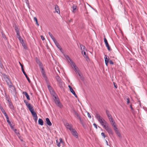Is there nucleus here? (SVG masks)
I'll return each mask as SVG.
<instances>
[{"mask_svg":"<svg viewBox=\"0 0 147 147\" xmlns=\"http://www.w3.org/2000/svg\"><path fill=\"white\" fill-rule=\"evenodd\" d=\"M96 117L99 122L104 127V125H107L108 124L104 119L102 118L98 114H96Z\"/></svg>","mask_w":147,"mask_h":147,"instance_id":"f257e3e1","label":"nucleus"},{"mask_svg":"<svg viewBox=\"0 0 147 147\" xmlns=\"http://www.w3.org/2000/svg\"><path fill=\"white\" fill-rule=\"evenodd\" d=\"M104 128L109 134H113V131L109 126V124L107 125H104Z\"/></svg>","mask_w":147,"mask_h":147,"instance_id":"f03ea898","label":"nucleus"},{"mask_svg":"<svg viewBox=\"0 0 147 147\" xmlns=\"http://www.w3.org/2000/svg\"><path fill=\"white\" fill-rule=\"evenodd\" d=\"M104 128L109 134H113V131L109 126V124L107 125H104Z\"/></svg>","mask_w":147,"mask_h":147,"instance_id":"7ed1b4c3","label":"nucleus"},{"mask_svg":"<svg viewBox=\"0 0 147 147\" xmlns=\"http://www.w3.org/2000/svg\"><path fill=\"white\" fill-rule=\"evenodd\" d=\"M39 65L40 66V67L41 69V73L42 74L43 77L44 78H46V75L45 73V71L44 70V68L42 67V64L41 63H40Z\"/></svg>","mask_w":147,"mask_h":147,"instance_id":"20e7f679","label":"nucleus"},{"mask_svg":"<svg viewBox=\"0 0 147 147\" xmlns=\"http://www.w3.org/2000/svg\"><path fill=\"white\" fill-rule=\"evenodd\" d=\"M72 134L76 138H78V134L76 130L74 129H72L71 131Z\"/></svg>","mask_w":147,"mask_h":147,"instance_id":"39448f33","label":"nucleus"},{"mask_svg":"<svg viewBox=\"0 0 147 147\" xmlns=\"http://www.w3.org/2000/svg\"><path fill=\"white\" fill-rule=\"evenodd\" d=\"M114 128V130L116 134L118 135V136L119 137H121V134L119 132V131L117 128L116 127V125L115 126V127H113Z\"/></svg>","mask_w":147,"mask_h":147,"instance_id":"423d86ee","label":"nucleus"},{"mask_svg":"<svg viewBox=\"0 0 147 147\" xmlns=\"http://www.w3.org/2000/svg\"><path fill=\"white\" fill-rule=\"evenodd\" d=\"M104 41L106 47H107L108 50L109 51H110L111 49L110 48V47L109 46V45L107 41L105 38H104Z\"/></svg>","mask_w":147,"mask_h":147,"instance_id":"0eeeda50","label":"nucleus"},{"mask_svg":"<svg viewBox=\"0 0 147 147\" xmlns=\"http://www.w3.org/2000/svg\"><path fill=\"white\" fill-rule=\"evenodd\" d=\"M32 115L33 117H34V119L36 122L37 121L38 119V117L37 115L36 114V112H34V111L31 112Z\"/></svg>","mask_w":147,"mask_h":147,"instance_id":"6e6552de","label":"nucleus"},{"mask_svg":"<svg viewBox=\"0 0 147 147\" xmlns=\"http://www.w3.org/2000/svg\"><path fill=\"white\" fill-rule=\"evenodd\" d=\"M5 81L7 83V84L9 86V88H11L12 87V84L11 82L10 81L9 79L8 78H7L6 79Z\"/></svg>","mask_w":147,"mask_h":147,"instance_id":"1a4fd4ad","label":"nucleus"},{"mask_svg":"<svg viewBox=\"0 0 147 147\" xmlns=\"http://www.w3.org/2000/svg\"><path fill=\"white\" fill-rule=\"evenodd\" d=\"M65 125L66 127L69 129L71 131L72 129H73L72 128V125L69 124L68 123H66L65 124Z\"/></svg>","mask_w":147,"mask_h":147,"instance_id":"9d476101","label":"nucleus"},{"mask_svg":"<svg viewBox=\"0 0 147 147\" xmlns=\"http://www.w3.org/2000/svg\"><path fill=\"white\" fill-rule=\"evenodd\" d=\"M109 120L113 127H115L116 125L115 122L112 117L110 119H109Z\"/></svg>","mask_w":147,"mask_h":147,"instance_id":"9b49d317","label":"nucleus"},{"mask_svg":"<svg viewBox=\"0 0 147 147\" xmlns=\"http://www.w3.org/2000/svg\"><path fill=\"white\" fill-rule=\"evenodd\" d=\"M58 83L59 86L60 88H62L64 86L65 84L62 80L58 82Z\"/></svg>","mask_w":147,"mask_h":147,"instance_id":"f8f14e48","label":"nucleus"},{"mask_svg":"<svg viewBox=\"0 0 147 147\" xmlns=\"http://www.w3.org/2000/svg\"><path fill=\"white\" fill-rule=\"evenodd\" d=\"M66 58L68 60L69 62L70 63L71 65H74V63L68 56L67 55Z\"/></svg>","mask_w":147,"mask_h":147,"instance_id":"ddd939ff","label":"nucleus"},{"mask_svg":"<svg viewBox=\"0 0 147 147\" xmlns=\"http://www.w3.org/2000/svg\"><path fill=\"white\" fill-rule=\"evenodd\" d=\"M59 142L58 140H56V145L58 147H60V143H63V142L62 141V139L61 138H60L59 139Z\"/></svg>","mask_w":147,"mask_h":147,"instance_id":"4468645a","label":"nucleus"},{"mask_svg":"<svg viewBox=\"0 0 147 147\" xmlns=\"http://www.w3.org/2000/svg\"><path fill=\"white\" fill-rule=\"evenodd\" d=\"M55 101L56 104L58 106L60 107H61L62 105L59 100L56 98Z\"/></svg>","mask_w":147,"mask_h":147,"instance_id":"2eb2a0df","label":"nucleus"},{"mask_svg":"<svg viewBox=\"0 0 147 147\" xmlns=\"http://www.w3.org/2000/svg\"><path fill=\"white\" fill-rule=\"evenodd\" d=\"M27 107L31 112L34 111L33 107L30 104Z\"/></svg>","mask_w":147,"mask_h":147,"instance_id":"dca6fc26","label":"nucleus"},{"mask_svg":"<svg viewBox=\"0 0 147 147\" xmlns=\"http://www.w3.org/2000/svg\"><path fill=\"white\" fill-rule=\"evenodd\" d=\"M82 54L87 61H89V58L87 55L86 54V53L85 51H83V52Z\"/></svg>","mask_w":147,"mask_h":147,"instance_id":"f3484780","label":"nucleus"},{"mask_svg":"<svg viewBox=\"0 0 147 147\" xmlns=\"http://www.w3.org/2000/svg\"><path fill=\"white\" fill-rule=\"evenodd\" d=\"M106 114L107 116V117L109 119H110L112 117L109 111L107 110L106 111Z\"/></svg>","mask_w":147,"mask_h":147,"instance_id":"a211bd4d","label":"nucleus"},{"mask_svg":"<svg viewBox=\"0 0 147 147\" xmlns=\"http://www.w3.org/2000/svg\"><path fill=\"white\" fill-rule=\"evenodd\" d=\"M80 47L81 48V50L82 51V53L83 54V52L85 51V50H86V47L85 46L81 44L80 45Z\"/></svg>","mask_w":147,"mask_h":147,"instance_id":"6ab92c4d","label":"nucleus"},{"mask_svg":"<svg viewBox=\"0 0 147 147\" xmlns=\"http://www.w3.org/2000/svg\"><path fill=\"white\" fill-rule=\"evenodd\" d=\"M46 123L49 126L51 125L52 123L50 122L49 119L48 118H46Z\"/></svg>","mask_w":147,"mask_h":147,"instance_id":"aec40b11","label":"nucleus"},{"mask_svg":"<svg viewBox=\"0 0 147 147\" xmlns=\"http://www.w3.org/2000/svg\"><path fill=\"white\" fill-rule=\"evenodd\" d=\"M55 9L56 11L58 13H60V11L59 6L57 5H56L55 6Z\"/></svg>","mask_w":147,"mask_h":147,"instance_id":"412c9836","label":"nucleus"},{"mask_svg":"<svg viewBox=\"0 0 147 147\" xmlns=\"http://www.w3.org/2000/svg\"><path fill=\"white\" fill-rule=\"evenodd\" d=\"M71 66H73V67L74 68V70L76 73H78L79 72L78 69V68L76 67L75 63H74V65H71Z\"/></svg>","mask_w":147,"mask_h":147,"instance_id":"4be33fe9","label":"nucleus"},{"mask_svg":"<svg viewBox=\"0 0 147 147\" xmlns=\"http://www.w3.org/2000/svg\"><path fill=\"white\" fill-rule=\"evenodd\" d=\"M17 38L19 39V40L20 41V42L21 43L22 45H23V44H24V42L23 39L21 38L20 36H19V37H17Z\"/></svg>","mask_w":147,"mask_h":147,"instance_id":"5701e85b","label":"nucleus"},{"mask_svg":"<svg viewBox=\"0 0 147 147\" xmlns=\"http://www.w3.org/2000/svg\"><path fill=\"white\" fill-rule=\"evenodd\" d=\"M23 94H24L25 95V96L26 97L27 99L28 100H30V98L29 97V96L26 92H23Z\"/></svg>","mask_w":147,"mask_h":147,"instance_id":"b1692460","label":"nucleus"},{"mask_svg":"<svg viewBox=\"0 0 147 147\" xmlns=\"http://www.w3.org/2000/svg\"><path fill=\"white\" fill-rule=\"evenodd\" d=\"M22 71L23 73L24 74V75L26 76V78H27V79L28 80V82L29 83H30L31 82V81H30L29 78L28 77V76H27L26 74V73H25V71H24V70H23Z\"/></svg>","mask_w":147,"mask_h":147,"instance_id":"393cba45","label":"nucleus"},{"mask_svg":"<svg viewBox=\"0 0 147 147\" xmlns=\"http://www.w3.org/2000/svg\"><path fill=\"white\" fill-rule=\"evenodd\" d=\"M38 124L41 125H43V122L42 120L41 119H39L38 120Z\"/></svg>","mask_w":147,"mask_h":147,"instance_id":"a878e982","label":"nucleus"},{"mask_svg":"<svg viewBox=\"0 0 147 147\" xmlns=\"http://www.w3.org/2000/svg\"><path fill=\"white\" fill-rule=\"evenodd\" d=\"M70 91L71 92V93H72L73 94V95H74V96H75L76 97V98H77V96L76 94V93H75V92H74V91L73 90V89H72V88L71 89H70Z\"/></svg>","mask_w":147,"mask_h":147,"instance_id":"bb28decb","label":"nucleus"},{"mask_svg":"<svg viewBox=\"0 0 147 147\" xmlns=\"http://www.w3.org/2000/svg\"><path fill=\"white\" fill-rule=\"evenodd\" d=\"M77 7L75 5H73L72 6V8H73V12L74 13H75V10L76 9Z\"/></svg>","mask_w":147,"mask_h":147,"instance_id":"cd10ccee","label":"nucleus"},{"mask_svg":"<svg viewBox=\"0 0 147 147\" xmlns=\"http://www.w3.org/2000/svg\"><path fill=\"white\" fill-rule=\"evenodd\" d=\"M48 34L51 37V38L53 40H54L55 38V37L53 36L52 34L51 33V32H49L48 33Z\"/></svg>","mask_w":147,"mask_h":147,"instance_id":"c85d7f7f","label":"nucleus"},{"mask_svg":"<svg viewBox=\"0 0 147 147\" xmlns=\"http://www.w3.org/2000/svg\"><path fill=\"white\" fill-rule=\"evenodd\" d=\"M9 104L10 108L11 109H13L14 107L13 105H12V103L11 102H9Z\"/></svg>","mask_w":147,"mask_h":147,"instance_id":"c756f323","label":"nucleus"},{"mask_svg":"<svg viewBox=\"0 0 147 147\" xmlns=\"http://www.w3.org/2000/svg\"><path fill=\"white\" fill-rule=\"evenodd\" d=\"M104 58L105 61H109V57L108 56L106 55H105Z\"/></svg>","mask_w":147,"mask_h":147,"instance_id":"7c9ffc66","label":"nucleus"},{"mask_svg":"<svg viewBox=\"0 0 147 147\" xmlns=\"http://www.w3.org/2000/svg\"><path fill=\"white\" fill-rule=\"evenodd\" d=\"M34 20L35 21V22H36V24H37V25L38 26H39V24L38 23V20H37V18L36 17H34Z\"/></svg>","mask_w":147,"mask_h":147,"instance_id":"2f4dec72","label":"nucleus"},{"mask_svg":"<svg viewBox=\"0 0 147 147\" xmlns=\"http://www.w3.org/2000/svg\"><path fill=\"white\" fill-rule=\"evenodd\" d=\"M56 80L58 82L60 81L61 80L59 77L58 76H57L56 77Z\"/></svg>","mask_w":147,"mask_h":147,"instance_id":"473e14b6","label":"nucleus"},{"mask_svg":"<svg viewBox=\"0 0 147 147\" xmlns=\"http://www.w3.org/2000/svg\"><path fill=\"white\" fill-rule=\"evenodd\" d=\"M81 124L82 125L83 127L84 128H86V124L84 123H83L82 124Z\"/></svg>","mask_w":147,"mask_h":147,"instance_id":"72a5a7b5","label":"nucleus"},{"mask_svg":"<svg viewBox=\"0 0 147 147\" xmlns=\"http://www.w3.org/2000/svg\"><path fill=\"white\" fill-rule=\"evenodd\" d=\"M0 109L3 113L5 112L2 106H0Z\"/></svg>","mask_w":147,"mask_h":147,"instance_id":"f704fd0d","label":"nucleus"},{"mask_svg":"<svg viewBox=\"0 0 147 147\" xmlns=\"http://www.w3.org/2000/svg\"><path fill=\"white\" fill-rule=\"evenodd\" d=\"M24 102L25 103L26 106H28V105H29L30 104V103H29L26 100H24Z\"/></svg>","mask_w":147,"mask_h":147,"instance_id":"c9c22d12","label":"nucleus"},{"mask_svg":"<svg viewBox=\"0 0 147 147\" xmlns=\"http://www.w3.org/2000/svg\"><path fill=\"white\" fill-rule=\"evenodd\" d=\"M53 42H54L55 43V44L56 45H57V44L58 45V44L59 43L57 42V41L55 39L54 40H53Z\"/></svg>","mask_w":147,"mask_h":147,"instance_id":"e433bc0d","label":"nucleus"},{"mask_svg":"<svg viewBox=\"0 0 147 147\" xmlns=\"http://www.w3.org/2000/svg\"><path fill=\"white\" fill-rule=\"evenodd\" d=\"M74 111L75 114L76 115L77 117H78L79 115L78 114V113L76 111Z\"/></svg>","mask_w":147,"mask_h":147,"instance_id":"4c0bfd02","label":"nucleus"},{"mask_svg":"<svg viewBox=\"0 0 147 147\" xmlns=\"http://www.w3.org/2000/svg\"><path fill=\"white\" fill-rule=\"evenodd\" d=\"M2 35L3 37L4 38H6V36L2 32H1Z\"/></svg>","mask_w":147,"mask_h":147,"instance_id":"58836bf2","label":"nucleus"},{"mask_svg":"<svg viewBox=\"0 0 147 147\" xmlns=\"http://www.w3.org/2000/svg\"><path fill=\"white\" fill-rule=\"evenodd\" d=\"M19 63H20V66H21V69H22V71L23 70H24V69H23V65H22L20 62H19Z\"/></svg>","mask_w":147,"mask_h":147,"instance_id":"ea45409f","label":"nucleus"},{"mask_svg":"<svg viewBox=\"0 0 147 147\" xmlns=\"http://www.w3.org/2000/svg\"><path fill=\"white\" fill-rule=\"evenodd\" d=\"M16 32V33L17 35L18 36L17 37H19V36H20V33L19 31H18V32L17 31V32Z\"/></svg>","mask_w":147,"mask_h":147,"instance_id":"a19ab883","label":"nucleus"},{"mask_svg":"<svg viewBox=\"0 0 147 147\" xmlns=\"http://www.w3.org/2000/svg\"><path fill=\"white\" fill-rule=\"evenodd\" d=\"M127 104H128L130 102L129 98H127Z\"/></svg>","mask_w":147,"mask_h":147,"instance_id":"79ce46f5","label":"nucleus"},{"mask_svg":"<svg viewBox=\"0 0 147 147\" xmlns=\"http://www.w3.org/2000/svg\"><path fill=\"white\" fill-rule=\"evenodd\" d=\"M7 121V123H8V124L11 127L12 125L11 124L10 121L9 120V121Z\"/></svg>","mask_w":147,"mask_h":147,"instance_id":"37998d69","label":"nucleus"},{"mask_svg":"<svg viewBox=\"0 0 147 147\" xmlns=\"http://www.w3.org/2000/svg\"><path fill=\"white\" fill-rule=\"evenodd\" d=\"M101 135L104 138H105V134L104 133H103V132L101 134Z\"/></svg>","mask_w":147,"mask_h":147,"instance_id":"c03bdc74","label":"nucleus"},{"mask_svg":"<svg viewBox=\"0 0 147 147\" xmlns=\"http://www.w3.org/2000/svg\"><path fill=\"white\" fill-rule=\"evenodd\" d=\"M93 125L94 126V127H95L96 129H97V125L95 123H94L93 124Z\"/></svg>","mask_w":147,"mask_h":147,"instance_id":"a18cd8bd","label":"nucleus"},{"mask_svg":"<svg viewBox=\"0 0 147 147\" xmlns=\"http://www.w3.org/2000/svg\"><path fill=\"white\" fill-rule=\"evenodd\" d=\"M109 62L111 64L113 65L114 64L113 62L111 60L109 61Z\"/></svg>","mask_w":147,"mask_h":147,"instance_id":"49530a36","label":"nucleus"},{"mask_svg":"<svg viewBox=\"0 0 147 147\" xmlns=\"http://www.w3.org/2000/svg\"><path fill=\"white\" fill-rule=\"evenodd\" d=\"M87 115H88V117H89L90 118V119L91 118V116L90 115V113H88Z\"/></svg>","mask_w":147,"mask_h":147,"instance_id":"de8ad7c7","label":"nucleus"},{"mask_svg":"<svg viewBox=\"0 0 147 147\" xmlns=\"http://www.w3.org/2000/svg\"><path fill=\"white\" fill-rule=\"evenodd\" d=\"M80 121L81 124H82V123H83L84 122L82 119H81L80 120Z\"/></svg>","mask_w":147,"mask_h":147,"instance_id":"09e8293b","label":"nucleus"},{"mask_svg":"<svg viewBox=\"0 0 147 147\" xmlns=\"http://www.w3.org/2000/svg\"><path fill=\"white\" fill-rule=\"evenodd\" d=\"M114 86L116 88H117V85L115 83H113Z\"/></svg>","mask_w":147,"mask_h":147,"instance_id":"8fccbe9b","label":"nucleus"},{"mask_svg":"<svg viewBox=\"0 0 147 147\" xmlns=\"http://www.w3.org/2000/svg\"><path fill=\"white\" fill-rule=\"evenodd\" d=\"M105 64H106V65L107 66L108 65V63L109 61H105Z\"/></svg>","mask_w":147,"mask_h":147,"instance_id":"3c124183","label":"nucleus"},{"mask_svg":"<svg viewBox=\"0 0 147 147\" xmlns=\"http://www.w3.org/2000/svg\"><path fill=\"white\" fill-rule=\"evenodd\" d=\"M41 38L42 40H45V38L44 37L42 36H41Z\"/></svg>","mask_w":147,"mask_h":147,"instance_id":"603ef678","label":"nucleus"},{"mask_svg":"<svg viewBox=\"0 0 147 147\" xmlns=\"http://www.w3.org/2000/svg\"><path fill=\"white\" fill-rule=\"evenodd\" d=\"M56 46L58 48H59L60 47V46L59 43L58 45L57 44L56 45Z\"/></svg>","mask_w":147,"mask_h":147,"instance_id":"864d4df0","label":"nucleus"},{"mask_svg":"<svg viewBox=\"0 0 147 147\" xmlns=\"http://www.w3.org/2000/svg\"><path fill=\"white\" fill-rule=\"evenodd\" d=\"M24 48L25 49H26V46L25 45V44L24 43V44H23V45H22Z\"/></svg>","mask_w":147,"mask_h":147,"instance_id":"5fc2aeb1","label":"nucleus"},{"mask_svg":"<svg viewBox=\"0 0 147 147\" xmlns=\"http://www.w3.org/2000/svg\"><path fill=\"white\" fill-rule=\"evenodd\" d=\"M77 73L79 75V76L80 77H81V75L80 74L79 72H78V73Z\"/></svg>","mask_w":147,"mask_h":147,"instance_id":"6e6d98bb","label":"nucleus"},{"mask_svg":"<svg viewBox=\"0 0 147 147\" xmlns=\"http://www.w3.org/2000/svg\"><path fill=\"white\" fill-rule=\"evenodd\" d=\"M68 87H69L70 90L72 88L69 85L68 86Z\"/></svg>","mask_w":147,"mask_h":147,"instance_id":"4d7b16f0","label":"nucleus"},{"mask_svg":"<svg viewBox=\"0 0 147 147\" xmlns=\"http://www.w3.org/2000/svg\"><path fill=\"white\" fill-rule=\"evenodd\" d=\"M15 30L16 32H17V31H18V32L19 31V30L18 28L16 29Z\"/></svg>","mask_w":147,"mask_h":147,"instance_id":"13d9d810","label":"nucleus"},{"mask_svg":"<svg viewBox=\"0 0 147 147\" xmlns=\"http://www.w3.org/2000/svg\"><path fill=\"white\" fill-rule=\"evenodd\" d=\"M6 118V119L8 117V115H7H7H5Z\"/></svg>","mask_w":147,"mask_h":147,"instance_id":"bf43d9fd","label":"nucleus"},{"mask_svg":"<svg viewBox=\"0 0 147 147\" xmlns=\"http://www.w3.org/2000/svg\"><path fill=\"white\" fill-rule=\"evenodd\" d=\"M6 118V119L8 117V115H7H7H5Z\"/></svg>","mask_w":147,"mask_h":147,"instance_id":"052dcab7","label":"nucleus"},{"mask_svg":"<svg viewBox=\"0 0 147 147\" xmlns=\"http://www.w3.org/2000/svg\"><path fill=\"white\" fill-rule=\"evenodd\" d=\"M48 88H49V89H50V88H51V87L50 86H48Z\"/></svg>","mask_w":147,"mask_h":147,"instance_id":"680f3d73","label":"nucleus"},{"mask_svg":"<svg viewBox=\"0 0 147 147\" xmlns=\"http://www.w3.org/2000/svg\"><path fill=\"white\" fill-rule=\"evenodd\" d=\"M6 119H7V121H9V117H8L7 118H6Z\"/></svg>","mask_w":147,"mask_h":147,"instance_id":"e2e57ef3","label":"nucleus"},{"mask_svg":"<svg viewBox=\"0 0 147 147\" xmlns=\"http://www.w3.org/2000/svg\"><path fill=\"white\" fill-rule=\"evenodd\" d=\"M130 107H131V109L132 110H133V108L132 107L131 105H130Z\"/></svg>","mask_w":147,"mask_h":147,"instance_id":"0e129e2a","label":"nucleus"},{"mask_svg":"<svg viewBox=\"0 0 147 147\" xmlns=\"http://www.w3.org/2000/svg\"><path fill=\"white\" fill-rule=\"evenodd\" d=\"M3 113L4 115H7V113L5 112H4V113Z\"/></svg>","mask_w":147,"mask_h":147,"instance_id":"69168bd1","label":"nucleus"},{"mask_svg":"<svg viewBox=\"0 0 147 147\" xmlns=\"http://www.w3.org/2000/svg\"><path fill=\"white\" fill-rule=\"evenodd\" d=\"M18 27H17V26H15V29H18Z\"/></svg>","mask_w":147,"mask_h":147,"instance_id":"338daca9","label":"nucleus"},{"mask_svg":"<svg viewBox=\"0 0 147 147\" xmlns=\"http://www.w3.org/2000/svg\"><path fill=\"white\" fill-rule=\"evenodd\" d=\"M78 119H79L80 120L81 119H82L81 117H80Z\"/></svg>","mask_w":147,"mask_h":147,"instance_id":"774afa93","label":"nucleus"}]
</instances>
